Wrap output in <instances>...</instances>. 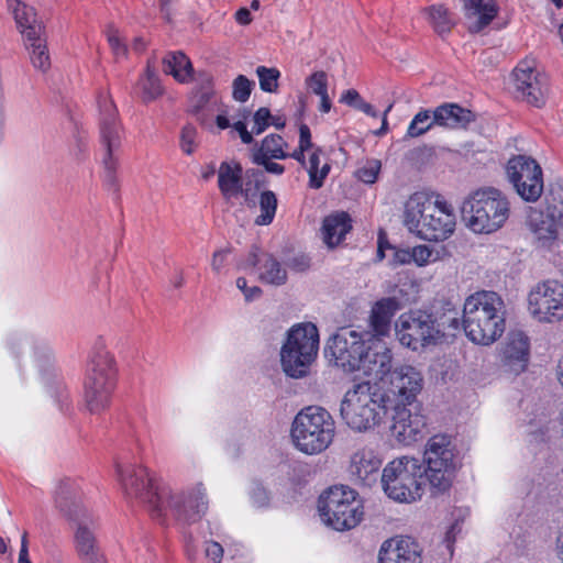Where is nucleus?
I'll return each instance as SVG.
<instances>
[{
  "instance_id": "obj_45",
  "label": "nucleus",
  "mask_w": 563,
  "mask_h": 563,
  "mask_svg": "<svg viewBox=\"0 0 563 563\" xmlns=\"http://www.w3.org/2000/svg\"><path fill=\"white\" fill-rule=\"evenodd\" d=\"M433 125H437L434 120V110H420L411 120L406 136L407 137H419L428 132Z\"/></svg>"
},
{
  "instance_id": "obj_37",
  "label": "nucleus",
  "mask_w": 563,
  "mask_h": 563,
  "mask_svg": "<svg viewBox=\"0 0 563 563\" xmlns=\"http://www.w3.org/2000/svg\"><path fill=\"white\" fill-rule=\"evenodd\" d=\"M260 282L273 286H283L287 282V271L282 263L272 254H264L257 273Z\"/></svg>"
},
{
  "instance_id": "obj_40",
  "label": "nucleus",
  "mask_w": 563,
  "mask_h": 563,
  "mask_svg": "<svg viewBox=\"0 0 563 563\" xmlns=\"http://www.w3.org/2000/svg\"><path fill=\"white\" fill-rule=\"evenodd\" d=\"M139 86L142 90V100L151 102L163 95V87L155 69L147 64L144 75L139 80Z\"/></svg>"
},
{
  "instance_id": "obj_47",
  "label": "nucleus",
  "mask_w": 563,
  "mask_h": 563,
  "mask_svg": "<svg viewBox=\"0 0 563 563\" xmlns=\"http://www.w3.org/2000/svg\"><path fill=\"white\" fill-rule=\"evenodd\" d=\"M320 150L318 148L314 151L309 158V167H308V174H309V186L313 189H319L323 186V181L327 178L329 172H330V165L325 163L321 169L320 174L318 175V164L320 162L319 157Z\"/></svg>"
},
{
  "instance_id": "obj_15",
  "label": "nucleus",
  "mask_w": 563,
  "mask_h": 563,
  "mask_svg": "<svg viewBox=\"0 0 563 563\" xmlns=\"http://www.w3.org/2000/svg\"><path fill=\"white\" fill-rule=\"evenodd\" d=\"M396 333L401 345L412 351L439 343L432 313L426 310L402 313L396 322Z\"/></svg>"
},
{
  "instance_id": "obj_46",
  "label": "nucleus",
  "mask_w": 563,
  "mask_h": 563,
  "mask_svg": "<svg viewBox=\"0 0 563 563\" xmlns=\"http://www.w3.org/2000/svg\"><path fill=\"white\" fill-rule=\"evenodd\" d=\"M261 213L255 219L257 225H268L273 222L277 210V197L272 190H265L260 196Z\"/></svg>"
},
{
  "instance_id": "obj_54",
  "label": "nucleus",
  "mask_w": 563,
  "mask_h": 563,
  "mask_svg": "<svg viewBox=\"0 0 563 563\" xmlns=\"http://www.w3.org/2000/svg\"><path fill=\"white\" fill-rule=\"evenodd\" d=\"M261 187V183L258 179L255 180L254 187L252 186V181H245L241 185V191L239 195H242L244 198V202L247 207L253 208L256 205V192Z\"/></svg>"
},
{
  "instance_id": "obj_20",
  "label": "nucleus",
  "mask_w": 563,
  "mask_h": 563,
  "mask_svg": "<svg viewBox=\"0 0 563 563\" xmlns=\"http://www.w3.org/2000/svg\"><path fill=\"white\" fill-rule=\"evenodd\" d=\"M388 382L390 391L399 398L400 402H406L408 406L413 404L423 386L421 373L410 365L394 368Z\"/></svg>"
},
{
  "instance_id": "obj_2",
  "label": "nucleus",
  "mask_w": 563,
  "mask_h": 563,
  "mask_svg": "<svg viewBox=\"0 0 563 563\" xmlns=\"http://www.w3.org/2000/svg\"><path fill=\"white\" fill-rule=\"evenodd\" d=\"M390 398L376 384L363 382L353 386L341 401L340 413L355 431H367L388 416Z\"/></svg>"
},
{
  "instance_id": "obj_32",
  "label": "nucleus",
  "mask_w": 563,
  "mask_h": 563,
  "mask_svg": "<svg viewBox=\"0 0 563 563\" xmlns=\"http://www.w3.org/2000/svg\"><path fill=\"white\" fill-rule=\"evenodd\" d=\"M427 203H431L424 195L413 194L405 203L404 224L409 232L419 236L421 225L427 222L424 219Z\"/></svg>"
},
{
  "instance_id": "obj_3",
  "label": "nucleus",
  "mask_w": 563,
  "mask_h": 563,
  "mask_svg": "<svg viewBox=\"0 0 563 563\" xmlns=\"http://www.w3.org/2000/svg\"><path fill=\"white\" fill-rule=\"evenodd\" d=\"M55 506L65 518L77 525L76 549L84 563H104L106 560L98 551L96 538L90 528L92 519L81 505L77 489L70 481H63L58 484L55 493Z\"/></svg>"
},
{
  "instance_id": "obj_61",
  "label": "nucleus",
  "mask_w": 563,
  "mask_h": 563,
  "mask_svg": "<svg viewBox=\"0 0 563 563\" xmlns=\"http://www.w3.org/2000/svg\"><path fill=\"white\" fill-rule=\"evenodd\" d=\"M264 254H267V253L266 252H261L260 249L256 245H253L251 251H250V253H249V255H247L245 265L247 267L255 268L256 273H258L261 264H262V257H263Z\"/></svg>"
},
{
  "instance_id": "obj_8",
  "label": "nucleus",
  "mask_w": 563,
  "mask_h": 563,
  "mask_svg": "<svg viewBox=\"0 0 563 563\" xmlns=\"http://www.w3.org/2000/svg\"><path fill=\"white\" fill-rule=\"evenodd\" d=\"M319 349V332L311 323L294 325L287 334V340L280 350V362L284 372L294 378L308 374Z\"/></svg>"
},
{
  "instance_id": "obj_19",
  "label": "nucleus",
  "mask_w": 563,
  "mask_h": 563,
  "mask_svg": "<svg viewBox=\"0 0 563 563\" xmlns=\"http://www.w3.org/2000/svg\"><path fill=\"white\" fill-rule=\"evenodd\" d=\"M406 402L390 405L389 429L391 434L404 443L416 441L426 426L424 418L418 413H412Z\"/></svg>"
},
{
  "instance_id": "obj_63",
  "label": "nucleus",
  "mask_w": 563,
  "mask_h": 563,
  "mask_svg": "<svg viewBox=\"0 0 563 563\" xmlns=\"http://www.w3.org/2000/svg\"><path fill=\"white\" fill-rule=\"evenodd\" d=\"M288 265L291 269H295L298 272H303L310 267V260L308 256L300 255V256L292 257L289 261Z\"/></svg>"
},
{
  "instance_id": "obj_13",
  "label": "nucleus",
  "mask_w": 563,
  "mask_h": 563,
  "mask_svg": "<svg viewBox=\"0 0 563 563\" xmlns=\"http://www.w3.org/2000/svg\"><path fill=\"white\" fill-rule=\"evenodd\" d=\"M369 331H356L341 328L327 343L325 352L330 354L338 367L344 372L358 371L362 360L367 353V345L373 340Z\"/></svg>"
},
{
  "instance_id": "obj_52",
  "label": "nucleus",
  "mask_w": 563,
  "mask_h": 563,
  "mask_svg": "<svg viewBox=\"0 0 563 563\" xmlns=\"http://www.w3.org/2000/svg\"><path fill=\"white\" fill-rule=\"evenodd\" d=\"M197 129L192 124H186L180 132V148L187 154L191 155L197 147Z\"/></svg>"
},
{
  "instance_id": "obj_26",
  "label": "nucleus",
  "mask_w": 563,
  "mask_h": 563,
  "mask_svg": "<svg viewBox=\"0 0 563 563\" xmlns=\"http://www.w3.org/2000/svg\"><path fill=\"white\" fill-rule=\"evenodd\" d=\"M380 466V459L372 450L362 449L352 455L350 473L356 483L371 487L378 479Z\"/></svg>"
},
{
  "instance_id": "obj_29",
  "label": "nucleus",
  "mask_w": 563,
  "mask_h": 563,
  "mask_svg": "<svg viewBox=\"0 0 563 563\" xmlns=\"http://www.w3.org/2000/svg\"><path fill=\"white\" fill-rule=\"evenodd\" d=\"M8 5L24 40H36L38 34H43L44 26L37 21L35 10L32 7L20 0H8Z\"/></svg>"
},
{
  "instance_id": "obj_60",
  "label": "nucleus",
  "mask_w": 563,
  "mask_h": 563,
  "mask_svg": "<svg viewBox=\"0 0 563 563\" xmlns=\"http://www.w3.org/2000/svg\"><path fill=\"white\" fill-rule=\"evenodd\" d=\"M206 556L210 559L213 563H220L223 556V548L220 543L216 541L206 542Z\"/></svg>"
},
{
  "instance_id": "obj_55",
  "label": "nucleus",
  "mask_w": 563,
  "mask_h": 563,
  "mask_svg": "<svg viewBox=\"0 0 563 563\" xmlns=\"http://www.w3.org/2000/svg\"><path fill=\"white\" fill-rule=\"evenodd\" d=\"M251 500L255 507L264 508L269 505L271 497L262 485L255 484L251 490Z\"/></svg>"
},
{
  "instance_id": "obj_21",
  "label": "nucleus",
  "mask_w": 563,
  "mask_h": 563,
  "mask_svg": "<svg viewBox=\"0 0 563 563\" xmlns=\"http://www.w3.org/2000/svg\"><path fill=\"white\" fill-rule=\"evenodd\" d=\"M514 81L517 92L530 104L540 108L545 102L547 87L534 73L532 65L521 62L514 69Z\"/></svg>"
},
{
  "instance_id": "obj_23",
  "label": "nucleus",
  "mask_w": 563,
  "mask_h": 563,
  "mask_svg": "<svg viewBox=\"0 0 563 563\" xmlns=\"http://www.w3.org/2000/svg\"><path fill=\"white\" fill-rule=\"evenodd\" d=\"M195 82V88L189 97L188 113L194 115L201 124H205L208 121L206 110L212 103H217L213 77L209 73H199Z\"/></svg>"
},
{
  "instance_id": "obj_24",
  "label": "nucleus",
  "mask_w": 563,
  "mask_h": 563,
  "mask_svg": "<svg viewBox=\"0 0 563 563\" xmlns=\"http://www.w3.org/2000/svg\"><path fill=\"white\" fill-rule=\"evenodd\" d=\"M393 355L390 349L386 343L379 339L373 336L369 345H367V353H365L362 360V365L358 371L367 375H374L376 378L383 380L385 377H390L393 372Z\"/></svg>"
},
{
  "instance_id": "obj_59",
  "label": "nucleus",
  "mask_w": 563,
  "mask_h": 563,
  "mask_svg": "<svg viewBox=\"0 0 563 563\" xmlns=\"http://www.w3.org/2000/svg\"><path fill=\"white\" fill-rule=\"evenodd\" d=\"M386 246L394 251L391 264L393 265H406L412 263V250L409 249H394L390 245Z\"/></svg>"
},
{
  "instance_id": "obj_12",
  "label": "nucleus",
  "mask_w": 563,
  "mask_h": 563,
  "mask_svg": "<svg viewBox=\"0 0 563 563\" xmlns=\"http://www.w3.org/2000/svg\"><path fill=\"white\" fill-rule=\"evenodd\" d=\"M117 474L125 496L145 505L153 518L163 515V489L154 484L147 468L135 465H117Z\"/></svg>"
},
{
  "instance_id": "obj_36",
  "label": "nucleus",
  "mask_w": 563,
  "mask_h": 563,
  "mask_svg": "<svg viewBox=\"0 0 563 563\" xmlns=\"http://www.w3.org/2000/svg\"><path fill=\"white\" fill-rule=\"evenodd\" d=\"M434 330L438 332V341L441 342L446 336H454L462 328L459 312L455 308L448 305V308L431 311Z\"/></svg>"
},
{
  "instance_id": "obj_22",
  "label": "nucleus",
  "mask_w": 563,
  "mask_h": 563,
  "mask_svg": "<svg viewBox=\"0 0 563 563\" xmlns=\"http://www.w3.org/2000/svg\"><path fill=\"white\" fill-rule=\"evenodd\" d=\"M378 563H422L421 549L409 537L391 538L383 542Z\"/></svg>"
},
{
  "instance_id": "obj_64",
  "label": "nucleus",
  "mask_w": 563,
  "mask_h": 563,
  "mask_svg": "<svg viewBox=\"0 0 563 563\" xmlns=\"http://www.w3.org/2000/svg\"><path fill=\"white\" fill-rule=\"evenodd\" d=\"M361 98L355 89H349L342 93L340 102L354 108Z\"/></svg>"
},
{
  "instance_id": "obj_51",
  "label": "nucleus",
  "mask_w": 563,
  "mask_h": 563,
  "mask_svg": "<svg viewBox=\"0 0 563 563\" xmlns=\"http://www.w3.org/2000/svg\"><path fill=\"white\" fill-rule=\"evenodd\" d=\"M382 164L378 159L367 161L355 172L356 177L364 184H374L378 177Z\"/></svg>"
},
{
  "instance_id": "obj_53",
  "label": "nucleus",
  "mask_w": 563,
  "mask_h": 563,
  "mask_svg": "<svg viewBox=\"0 0 563 563\" xmlns=\"http://www.w3.org/2000/svg\"><path fill=\"white\" fill-rule=\"evenodd\" d=\"M272 114L268 108H260L253 115L254 126L253 133L256 135L262 134L267 126H269Z\"/></svg>"
},
{
  "instance_id": "obj_35",
  "label": "nucleus",
  "mask_w": 563,
  "mask_h": 563,
  "mask_svg": "<svg viewBox=\"0 0 563 563\" xmlns=\"http://www.w3.org/2000/svg\"><path fill=\"white\" fill-rule=\"evenodd\" d=\"M529 227L542 245H545L556 240L558 229L562 225L544 211H534L529 216Z\"/></svg>"
},
{
  "instance_id": "obj_33",
  "label": "nucleus",
  "mask_w": 563,
  "mask_h": 563,
  "mask_svg": "<svg viewBox=\"0 0 563 563\" xmlns=\"http://www.w3.org/2000/svg\"><path fill=\"white\" fill-rule=\"evenodd\" d=\"M352 229L351 218L346 212L331 214L323 220V240L328 246L338 245Z\"/></svg>"
},
{
  "instance_id": "obj_4",
  "label": "nucleus",
  "mask_w": 563,
  "mask_h": 563,
  "mask_svg": "<svg viewBox=\"0 0 563 563\" xmlns=\"http://www.w3.org/2000/svg\"><path fill=\"white\" fill-rule=\"evenodd\" d=\"M466 225L476 233H492L504 225L509 217L507 198L495 188L478 189L461 207Z\"/></svg>"
},
{
  "instance_id": "obj_25",
  "label": "nucleus",
  "mask_w": 563,
  "mask_h": 563,
  "mask_svg": "<svg viewBox=\"0 0 563 563\" xmlns=\"http://www.w3.org/2000/svg\"><path fill=\"white\" fill-rule=\"evenodd\" d=\"M529 355L528 336L521 331L510 332L503 352V362L507 371L515 375L525 372L529 363Z\"/></svg>"
},
{
  "instance_id": "obj_42",
  "label": "nucleus",
  "mask_w": 563,
  "mask_h": 563,
  "mask_svg": "<svg viewBox=\"0 0 563 563\" xmlns=\"http://www.w3.org/2000/svg\"><path fill=\"white\" fill-rule=\"evenodd\" d=\"M287 143L279 134H269L263 141L260 147L253 150L252 156L266 155L274 159H285L288 153L284 151Z\"/></svg>"
},
{
  "instance_id": "obj_56",
  "label": "nucleus",
  "mask_w": 563,
  "mask_h": 563,
  "mask_svg": "<svg viewBox=\"0 0 563 563\" xmlns=\"http://www.w3.org/2000/svg\"><path fill=\"white\" fill-rule=\"evenodd\" d=\"M252 158L255 164L264 166L267 173L282 175L285 172V167L283 165L272 162L273 157L261 154V156H252Z\"/></svg>"
},
{
  "instance_id": "obj_9",
  "label": "nucleus",
  "mask_w": 563,
  "mask_h": 563,
  "mask_svg": "<svg viewBox=\"0 0 563 563\" xmlns=\"http://www.w3.org/2000/svg\"><path fill=\"white\" fill-rule=\"evenodd\" d=\"M320 518L336 531L356 527L363 518V506L355 490L334 486L321 494L318 501Z\"/></svg>"
},
{
  "instance_id": "obj_28",
  "label": "nucleus",
  "mask_w": 563,
  "mask_h": 563,
  "mask_svg": "<svg viewBox=\"0 0 563 563\" xmlns=\"http://www.w3.org/2000/svg\"><path fill=\"white\" fill-rule=\"evenodd\" d=\"M400 309V302L397 298L387 297L378 300L372 308L369 316L371 333L375 338L382 339L390 331L391 319Z\"/></svg>"
},
{
  "instance_id": "obj_31",
  "label": "nucleus",
  "mask_w": 563,
  "mask_h": 563,
  "mask_svg": "<svg viewBox=\"0 0 563 563\" xmlns=\"http://www.w3.org/2000/svg\"><path fill=\"white\" fill-rule=\"evenodd\" d=\"M427 203H431L424 195L413 194L405 203L404 224L409 232L419 236L421 225L427 222L424 219Z\"/></svg>"
},
{
  "instance_id": "obj_34",
  "label": "nucleus",
  "mask_w": 563,
  "mask_h": 563,
  "mask_svg": "<svg viewBox=\"0 0 563 563\" xmlns=\"http://www.w3.org/2000/svg\"><path fill=\"white\" fill-rule=\"evenodd\" d=\"M242 167L236 164L232 167L229 163H221L218 172V185L221 194L225 199L236 197L241 191Z\"/></svg>"
},
{
  "instance_id": "obj_16",
  "label": "nucleus",
  "mask_w": 563,
  "mask_h": 563,
  "mask_svg": "<svg viewBox=\"0 0 563 563\" xmlns=\"http://www.w3.org/2000/svg\"><path fill=\"white\" fill-rule=\"evenodd\" d=\"M507 176L517 194L526 201H537L543 192L540 165L532 158L518 155L507 164Z\"/></svg>"
},
{
  "instance_id": "obj_49",
  "label": "nucleus",
  "mask_w": 563,
  "mask_h": 563,
  "mask_svg": "<svg viewBox=\"0 0 563 563\" xmlns=\"http://www.w3.org/2000/svg\"><path fill=\"white\" fill-rule=\"evenodd\" d=\"M256 75L260 80V87L265 92H276L278 89V79L280 71L277 68H268L265 66H258L256 68Z\"/></svg>"
},
{
  "instance_id": "obj_17",
  "label": "nucleus",
  "mask_w": 563,
  "mask_h": 563,
  "mask_svg": "<svg viewBox=\"0 0 563 563\" xmlns=\"http://www.w3.org/2000/svg\"><path fill=\"white\" fill-rule=\"evenodd\" d=\"M529 311L540 322L563 319V284L549 279L537 284L528 297Z\"/></svg>"
},
{
  "instance_id": "obj_43",
  "label": "nucleus",
  "mask_w": 563,
  "mask_h": 563,
  "mask_svg": "<svg viewBox=\"0 0 563 563\" xmlns=\"http://www.w3.org/2000/svg\"><path fill=\"white\" fill-rule=\"evenodd\" d=\"M544 212L563 225V184L555 183L550 186L545 195Z\"/></svg>"
},
{
  "instance_id": "obj_30",
  "label": "nucleus",
  "mask_w": 563,
  "mask_h": 563,
  "mask_svg": "<svg viewBox=\"0 0 563 563\" xmlns=\"http://www.w3.org/2000/svg\"><path fill=\"white\" fill-rule=\"evenodd\" d=\"M434 120L440 126L462 129L474 122L476 115L470 109L456 103H443L434 109Z\"/></svg>"
},
{
  "instance_id": "obj_1",
  "label": "nucleus",
  "mask_w": 563,
  "mask_h": 563,
  "mask_svg": "<svg viewBox=\"0 0 563 563\" xmlns=\"http://www.w3.org/2000/svg\"><path fill=\"white\" fill-rule=\"evenodd\" d=\"M462 328L474 343L489 345L506 330V307L495 291H477L465 299Z\"/></svg>"
},
{
  "instance_id": "obj_6",
  "label": "nucleus",
  "mask_w": 563,
  "mask_h": 563,
  "mask_svg": "<svg viewBox=\"0 0 563 563\" xmlns=\"http://www.w3.org/2000/svg\"><path fill=\"white\" fill-rule=\"evenodd\" d=\"M423 464L419 459L401 456L384 467L380 483L390 499L413 503L423 494Z\"/></svg>"
},
{
  "instance_id": "obj_18",
  "label": "nucleus",
  "mask_w": 563,
  "mask_h": 563,
  "mask_svg": "<svg viewBox=\"0 0 563 563\" xmlns=\"http://www.w3.org/2000/svg\"><path fill=\"white\" fill-rule=\"evenodd\" d=\"M424 222L419 230V238L428 241L446 240L455 229V214L448 202L437 200L427 203Z\"/></svg>"
},
{
  "instance_id": "obj_44",
  "label": "nucleus",
  "mask_w": 563,
  "mask_h": 563,
  "mask_svg": "<svg viewBox=\"0 0 563 563\" xmlns=\"http://www.w3.org/2000/svg\"><path fill=\"white\" fill-rule=\"evenodd\" d=\"M427 11L429 12L430 22L439 35L443 36L451 32L454 22L449 10L444 5H431Z\"/></svg>"
},
{
  "instance_id": "obj_5",
  "label": "nucleus",
  "mask_w": 563,
  "mask_h": 563,
  "mask_svg": "<svg viewBox=\"0 0 563 563\" xmlns=\"http://www.w3.org/2000/svg\"><path fill=\"white\" fill-rule=\"evenodd\" d=\"M334 432L335 426L331 415L321 407L310 406L297 413L290 434L299 451L318 454L329 448Z\"/></svg>"
},
{
  "instance_id": "obj_10",
  "label": "nucleus",
  "mask_w": 563,
  "mask_h": 563,
  "mask_svg": "<svg viewBox=\"0 0 563 563\" xmlns=\"http://www.w3.org/2000/svg\"><path fill=\"white\" fill-rule=\"evenodd\" d=\"M98 107L100 112L101 144L104 147L102 157L103 179L109 187L118 191L117 170L124 131L118 120L117 108L108 95H100L98 97Z\"/></svg>"
},
{
  "instance_id": "obj_41",
  "label": "nucleus",
  "mask_w": 563,
  "mask_h": 563,
  "mask_svg": "<svg viewBox=\"0 0 563 563\" xmlns=\"http://www.w3.org/2000/svg\"><path fill=\"white\" fill-rule=\"evenodd\" d=\"M25 45L30 51L33 66L38 70L46 71L51 67V59L43 34H38L36 40H25Z\"/></svg>"
},
{
  "instance_id": "obj_39",
  "label": "nucleus",
  "mask_w": 563,
  "mask_h": 563,
  "mask_svg": "<svg viewBox=\"0 0 563 563\" xmlns=\"http://www.w3.org/2000/svg\"><path fill=\"white\" fill-rule=\"evenodd\" d=\"M307 87L320 97V111L328 113L331 110V100L328 95V75L322 71H314L306 79Z\"/></svg>"
},
{
  "instance_id": "obj_14",
  "label": "nucleus",
  "mask_w": 563,
  "mask_h": 563,
  "mask_svg": "<svg viewBox=\"0 0 563 563\" xmlns=\"http://www.w3.org/2000/svg\"><path fill=\"white\" fill-rule=\"evenodd\" d=\"M163 515L158 520H163L167 511L181 522L194 523L201 519L208 509V500L203 485L197 484L188 492H174L164 486L163 489Z\"/></svg>"
},
{
  "instance_id": "obj_57",
  "label": "nucleus",
  "mask_w": 563,
  "mask_h": 563,
  "mask_svg": "<svg viewBox=\"0 0 563 563\" xmlns=\"http://www.w3.org/2000/svg\"><path fill=\"white\" fill-rule=\"evenodd\" d=\"M107 37L110 47L118 57L126 54V46L121 42L119 31L117 29L110 27L108 30Z\"/></svg>"
},
{
  "instance_id": "obj_48",
  "label": "nucleus",
  "mask_w": 563,
  "mask_h": 563,
  "mask_svg": "<svg viewBox=\"0 0 563 563\" xmlns=\"http://www.w3.org/2000/svg\"><path fill=\"white\" fill-rule=\"evenodd\" d=\"M412 250V262L418 266H426L430 263H434L442 257V253L444 249L441 250L429 246V245H418Z\"/></svg>"
},
{
  "instance_id": "obj_62",
  "label": "nucleus",
  "mask_w": 563,
  "mask_h": 563,
  "mask_svg": "<svg viewBox=\"0 0 563 563\" xmlns=\"http://www.w3.org/2000/svg\"><path fill=\"white\" fill-rule=\"evenodd\" d=\"M230 253V249H223L216 251L212 255L211 267L216 273H220L221 268L224 266L227 256Z\"/></svg>"
},
{
  "instance_id": "obj_7",
  "label": "nucleus",
  "mask_w": 563,
  "mask_h": 563,
  "mask_svg": "<svg viewBox=\"0 0 563 563\" xmlns=\"http://www.w3.org/2000/svg\"><path fill=\"white\" fill-rule=\"evenodd\" d=\"M423 475L434 493H445L452 486L460 467V460L450 437H431L423 452Z\"/></svg>"
},
{
  "instance_id": "obj_38",
  "label": "nucleus",
  "mask_w": 563,
  "mask_h": 563,
  "mask_svg": "<svg viewBox=\"0 0 563 563\" xmlns=\"http://www.w3.org/2000/svg\"><path fill=\"white\" fill-rule=\"evenodd\" d=\"M192 70L190 59L183 52H170L163 59V71L179 82H186Z\"/></svg>"
},
{
  "instance_id": "obj_50",
  "label": "nucleus",
  "mask_w": 563,
  "mask_h": 563,
  "mask_svg": "<svg viewBox=\"0 0 563 563\" xmlns=\"http://www.w3.org/2000/svg\"><path fill=\"white\" fill-rule=\"evenodd\" d=\"M254 81L246 78L244 75H239L232 84V97L238 102H245L249 100Z\"/></svg>"
},
{
  "instance_id": "obj_58",
  "label": "nucleus",
  "mask_w": 563,
  "mask_h": 563,
  "mask_svg": "<svg viewBox=\"0 0 563 563\" xmlns=\"http://www.w3.org/2000/svg\"><path fill=\"white\" fill-rule=\"evenodd\" d=\"M236 287L243 292L246 301L257 299L262 295V289L257 286L249 287L247 280L244 277L236 279Z\"/></svg>"
},
{
  "instance_id": "obj_11",
  "label": "nucleus",
  "mask_w": 563,
  "mask_h": 563,
  "mask_svg": "<svg viewBox=\"0 0 563 563\" xmlns=\"http://www.w3.org/2000/svg\"><path fill=\"white\" fill-rule=\"evenodd\" d=\"M114 384V360L108 351L99 349L88 363L85 379V400L91 413H100L108 407Z\"/></svg>"
},
{
  "instance_id": "obj_27",
  "label": "nucleus",
  "mask_w": 563,
  "mask_h": 563,
  "mask_svg": "<svg viewBox=\"0 0 563 563\" xmlns=\"http://www.w3.org/2000/svg\"><path fill=\"white\" fill-rule=\"evenodd\" d=\"M462 2L471 33H479L497 16L496 0H462Z\"/></svg>"
}]
</instances>
